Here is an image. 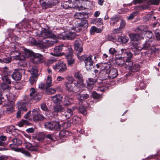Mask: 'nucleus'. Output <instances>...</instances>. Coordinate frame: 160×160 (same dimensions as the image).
<instances>
[{"instance_id": "nucleus-1", "label": "nucleus", "mask_w": 160, "mask_h": 160, "mask_svg": "<svg viewBox=\"0 0 160 160\" xmlns=\"http://www.w3.org/2000/svg\"><path fill=\"white\" fill-rule=\"evenodd\" d=\"M37 33H38L39 34L37 35L41 37L40 39H43V40L40 41H37L36 40L33 39L32 41V43L33 45L37 46L40 48L43 49L45 47H46V45L44 44H48V46H50L51 45L54 44L56 42L54 40H53L52 39L49 38L44 40V38H52L54 37L55 35L52 33L51 31L44 29L43 31L41 32H37Z\"/></svg>"}, {"instance_id": "nucleus-2", "label": "nucleus", "mask_w": 160, "mask_h": 160, "mask_svg": "<svg viewBox=\"0 0 160 160\" xmlns=\"http://www.w3.org/2000/svg\"><path fill=\"white\" fill-rule=\"evenodd\" d=\"M14 53L16 56L14 57V58L16 60H24L26 58H29L33 55V52L30 50L27 49H24L23 53H18L16 51L11 52V54H12Z\"/></svg>"}, {"instance_id": "nucleus-3", "label": "nucleus", "mask_w": 160, "mask_h": 160, "mask_svg": "<svg viewBox=\"0 0 160 160\" xmlns=\"http://www.w3.org/2000/svg\"><path fill=\"white\" fill-rule=\"evenodd\" d=\"M78 82H75L74 79L69 80L66 84L65 87L67 91L69 92H77L78 91L82 86L78 84Z\"/></svg>"}, {"instance_id": "nucleus-4", "label": "nucleus", "mask_w": 160, "mask_h": 160, "mask_svg": "<svg viewBox=\"0 0 160 160\" xmlns=\"http://www.w3.org/2000/svg\"><path fill=\"white\" fill-rule=\"evenodd\" d=\"M44 125L46 129L50 130H54L59 131L61 127L59 122L54 121L46 122L44 123Z\"/></svg>"}, {"instance_id": "nucleus-5", "label": "nucleus", "mask_w": 160, "mask_h": 160, "mask_svg": "<svg viewBox=\"0 0 160 160\" xmlns=\"http://www.w3.org/2000/svg\"><path fill=\"white\" fill-rule=\"evenodd\" d=\"M70 48L68 45L67 44H62L59 46H56L55 47L54 49V53H51V54L52 55L56 56H61L62 55V53H61L63 49L66 50V48H67L68 51V48Z\"/></svg>"}, {"instance_id": "nucleus-6", "label": "nucleus", "mask_w": 160, "mask_h": 160, "mask_svg": "<svg viewBox=\"0 0 160 160\" xmlns=\"http://www.w3.org/2000/svg\"><path fill=\"white\" fill-rule=\"evenodd\" d=\"M68 52H67L65 55V57L67 59L68 65L72 66L75 63V60L73 58V55L72 54V49L71 48H68Z\"/></svg>"}, {"instance_id": "nucleus-7", "label": "nucleus", "mask_w": 160, "mask_h": 160, "mask_svg": "<svg viewBox=\"0 0 160 160\" xmlns=\"http://www.w3.org/2000/svg\"><path fill=\"white\" fill-rule=\"evenodd\" d=\"M124 67L126 69L132 72H137L140 68V66L138 64H136L133 65L132 62H127Z\"/></svg>"}, {"instance_id": "nucleus-8", "label": "nucleus", "mask_w": 160, "mask_h": 160, "mask_svg": "<svg viewBox=\"0 0 160 160\" xmlns=\"http://www.w3.org/2000/svg\"><path fill=\"white\" fill-rule=\"evenodd\" d=\"M53 68L54 70H59V72H62L66 70V64L62 61L58 62L55 65L53 66Z\"/></svg>"}, {"instance_id": "nucleus-9", "label": "nucleus", "mask_w": 160, "mask_h": 160, "mask_svg": "<svg viewBox=\"0 0 160 160\" xmlns=\"http://www.w3.org/2000/svg\"><path fill=\"white\" fill-rule=\"evenodd\" d=\"M2 80L3 82L2 83L1 87L3 90L8 89L10 88V86L7 84H10L11 82L8 76L6 75L3 76L2 77Z\"/></svg>"}, {"instance_id": "nucleus-10", "label": "nucleus", "mask_w": 160, "mask_h": 160, "mask_svg": "<svg viewBox=\"0 0 160 160\" xmlns=\"http://www.w3.org/2000/svg\"><path fill=\"white\" fill-rule=\"evenodd\" d=\"M76 36V34L74 32H70L68 33H64L58 36V38L62 39L72 40Z\"/></svg>"}, {"instance_id": "nucleus-11", "label": "nucleus", "mask_w": 160, "mask_h": 160, "mask_svg": "<svg viewBox=\"0 0 160 160\" xmlns=\"http://www.w3.org/2000/svg\"><path fill=\"white\" fill-rule=\"evenodd\" d=\"M24 100L26 101V102L23 101H22L18 103V110H20L21 111H22L24 112H26L27 111V102L28 100V98L27 96H25L24 98Z\"/></svg>"}, {"instance_id": "nucleus-12", "label": "nucleus", "mask_w": 160, "mask_h": 160, "mask_svg": "<svg viewBox=\"0 0 160 160\" xmlns=\"http://www.w3.org/2000/svg\"><path fill=\"white\" fill-rule=\"evenodd\" d=\"M32 114L33 116L32 119L35 122L43 121L45 118L42 115L37 113V110L35 109L32 110Z\"/></svg>"}, {"instance_id": "nucleus-13", "label": "nucleus", "mask_w": 160, "mask_h": 160, "mask_svg": "<svg viewBox=\"0 0 160 160\" xmlns=\"http://www.w3.org/2000/svg\"><path fill=\"white\" fill-rule=\"evenodd\" d=\"M73 102V98L71 95H66L62 102V104L64 107H68Z\"/></svg>"}, {"instance_id": "nucleus-14", "label": "nucleus", "mask_w": 160, "mask_h": 160, "mask_svg": "<svg viewBox=\"0 0 160 160\" xmlns=\"http://www.w3.org/2000/svg\"><path fill=\"white\" fill-rule=\"evenodd\" d=\"M92 56L89 55L85 60V63L86 69L89 70L93 68V62L92 59Z\"/></svg>"}, {"instance_id": "nucleus-15", "label": "nucleus", "mask_w": 160, "mask_h": 160, "mask_svg": "<svg viewBox=\"0 0 160 160\" xmlns=\"http://www.w3.org/2000/svg\"><path fill=\"white\" fill-rule=\"evenodd\" d=\"M0 95L2 98L5 99V100H6V99L10 102H13L15 100V96L11 93L6 94V93L4 92Z\"/></svg>"}, {"instance_id": "nucleus-16", "label": "nucleus", "mask_w": 160, "mask_h": 160, "mask_svg": "<svg viewBox=\"0 0 160 160\" xmlns=\"http://www.w3.org/2000/svg\"><path fill=\"white\" fill-rule=\"evenodd\" d=\"M74 76L78 80L77 82H78L79 84L83 86V75L80 72L78 71H76L74 73Z\"/></svg>"}, {"instance_id": "nucleus-17", "label": "nucleus", "mask_w": 160, "mask_h": 160, "mask_svg": "<svg viewBox=\"0 0 160 160\" xmlns=\"http://www.w3.org/2000/svg\"><path fill=\"white\" fill-rule=\"evenodd\" d=\"M74 49L78 52V53H80L82 51L83 48L81 41L79 40H76L74 44Z\"/></svg>"}, {"instance_id": "nucleus-18", "label": "nucleus", "mask_w": 160, "mask_h": 160, "mask_svg": "<svg viewBox=\"0 0 160 160\" xmlns=\"http://www.w3.org/2000/svg\"><path fill=\"white\" fill-rule=\"evenodd\" d=\"M64 110V108L60 105H56L54 106L53 108V111L52 114L54 116H57L58 112H62Z\"/></svg>"}, {"instance_id": "nucleus-19", "label": "nucleus", "mask_w": 160, "mask_h": 160, "mask_svg": "<svg viewBox=\"0 0 160 160\" xmlns=\"http://www.w3.org/2000/svg\"><path fill=\"white\" fill-rule=\"evenodd\" d=\"M33 57L32 62L34 63H40L42 62L43 56L41 54L36 53L33 55Z\"/></svg>"}, {"instance_id": "nucleus-20", "label": "nucleus", "mask_w": 160, "mask_h": 160, "mask_svg": "<svg viewBox=\"0 0 160 160\" xmlns=\"http://www.w3.org/2000/svg\"><path fill=\"white\" fill-rule=\"evenodd\" d=\"M108 78L110 79H113L117 77L118 75L117 69L112 68H110L108 72Z\"/></svg>"}, {"instance_id": "nucleus-21", "label": "nucleus", "mask_w": 160, "mask_h": 160, "mask_svg": "<svg viewBox=\"0 0 160 160\" xmlns=\"http://www.w3.org/2000/svg\"><path fill=\"white\" fill-rule=\"evenodd\" d=\"M76 108L75 107H73L72 109L68 108L64 114L62 115L63 116L65 117V119H67L69 118L73 114V111Z\"/></svg>"}, {"instance_id": "nucleus-22", "label": "nucleus", "mask_w": 160, "mask_h": 160, "mask_svg": "<svg viewBox=\"0 0 160 160\" xmlns=\"http://www.w3.org/2000/svg\"><path fill=\"white\" fill-rule=\"evenodd\" d=\"M24 146L26 149L31 151H36L38 149V146H33L28 142H26L24 144Z\"/></svg>"}, {"instance_id": "nucleus-23", "label": "nucleus", "mask_w": 160, "mask_h": 160, "mask_svg": "<svg viewBox=\"0 0 160 160\" xmlns=\"http://www.w3.org/2000/svg\"><path fill=\"white\" fill-rule=\"evenodd\" d=\"M88 21L87 20H83L78 24V27L75 28V30L77 32H78L81 30V27H83L84 28H87L88 27Z\"/></svg>"}, {"instance_id": "nucleus-24", "label": "nucleus", "mask_w": 160, "mask_h": 160, "mask_svg": "<svg viewBox=\"0 0 160 160\" xmlns=\"http://www.w3.org/2000/svg\"><path fill=\"white\" fill-rule=\"evenodd\" d=\"M89 95L87 93H82L81 92L76 95V98L79 101H83L88 98Z\"/></svg>"}, {"instance_id": "nucleus-25", "label": "nucleus", "mask_w": 160, "mask_h": 160, "mask_svg": "<svg viewBox=\"0 0 160 160\" xmlns=\"http://www.w3.org/2000/svg\"><path fill=\"white\" fill-rule=\"evenodd\" d=\"M12 78L16 81L20 80L21 78L22 75L18 70L17 69L15 70L14 72L12 75Z\"/></svg>"}, {"instance_id": "nucleus-26", "label": "nucleus", "mask_w": 160, "mask_h": 160, "mask_svg": "<svg viewBox=\"0 0 160 160\" xmlns=\"http://www.w3.org/2000/svg\"><path fill=\"white\" fill-rule=\"evenodd\" d=\"M130 44L133 47H132L131 48H132V51L134 52L135 54L139 53L142 50L141 47L138 46L136 43H134L133 42H131Z\"/></svg>"}, {"instance_id": "nucleus-27", "label": "nucleus", "mask_w": 160, "mask_h": 160, "mask_svg": "<svg viewBox=\"0 0 160 160\" xmlns=\"http://www.w3.org/2000/svg\"><path fill=\"white\" fill-rule=\"evenodd\" d=\"M74 17L77 19H83L88 18L87 14L84 12H76L74 15Z\"/></svg>"}, {"instance_id": "nucleus-28", "label": "nucleus", "mask_w": 160, "mask_h": 160, "mask_svg": "<svg viewBox=\"0 0 160 160\" xmlns=\"http://www.w3.org/2000/svg\"><path fill=\"white\" fill-rule=\"evenodd\" d=\"M129 36L132 42V41H137L140 40L141 38L142 39H143L142 37H141L138 34H131L129 35Z\"/></svg>"}, {"instance_id": "nucleus-29", "label": "nucleus", "mask_w": 160, "mask_h": 160, "mask_svg": "<svg viewBox=\"0 0 160 160\" xmlns=\"http://www.w3.org/2000/svg\"><path fill=\"white\" fill-rule=\"evenodd\" d=\"M126 60L124 58H117L115 59V63L119 66H123L125 65Z\"/></svg>"}, {"instance_id": "nucleus-30", "label": "nucleus", "mask_w": 160, "mask_h": 160, "mask_svg": "<svg viewBox=\"0 0 160 160\" xmlns=\"http://www.w3.org/2000/svg\"><path fill=\"white\" fill-rule=\"evenodd\" d=\"M108 72L105 71H102L100 72L99 74V77L101 80H106L108 77Z\"/></svg>"}, {"instance_id": "nucleus-31", "label": "nucleus", "mask_w": 160, "mask_h": 160, "mask_svg": "<svg viewBox=\"0 0 160 160\" xmlns=\"http://www.w3.org/2000/svg\"><path fill=\"white\" fill-rule=\"evenodd\" d=\"M97 81V79L96 78H90L88 79V88L90 89H92L93 87L92 86V85L94 84Z\"/></svg>"}, {"instance_id": "nucleus-32", "label": "nucleus", "mask_w": 160, "mask_h": 160, "mask_svg": "<svg viewBox=\"0 0 160 160\" xmlns=\"http://www.w3.org/2000/svg\"><path fill=\"white\" fill-rule=\"evenodd\" d=\"M40 3L42 6L44 8H47L52 4L49 2V0H40Z\"/></svg>"}, {"instance_id": "nucleus-33", "label": "nucleus", "mask_w": 160, "mask_h": 160, "mask_svg": "<svg viewBox=\"0 0 160 160\" xmlns=\"http://www.w3.org/2000/svg\"><path fill=\"white\" fill-rule=\"evenodd\" d=\"M12 141L13 143L10 144L9 145L10 147L11 148H12V145L18 146L20 145L22 143L21 141L18 138H15L12 139Z\"/></svg>"}, {"instance_id": "nucleus-34", "label": "nucleus", "mask_w": 160, "mask_h": 160, "mask_svg": "<svg viewBox=\"0 0 160 160\" xmlns=\"http://www.w3.org/2000/svg\"><path fill=\"white\" fill-rule=\"evenodd\" d=\"M42 95L41 94L37 93L32 97L31 98L32 101L36 102H38L41 98Z\"/></svg>"}, {"instance_id": "nucleus-35", "label": "nucleus", "mask_w": 160, "mask_h": 160, "mask_svg": "<svg viewBox=\"0 0 160 160\" xmlns=\"http://www.w3.org/2000/svg\"><path fill=\"white\" fill-rule=\"evenodd\" d=\"M52 78L51 77L48 75L47 77V79L46 80V84H45V88H49L52 85Z\"/></svg>"}, {"instance_id": "nucleus-36", "label": "nucleus", "mask_w": 160, "mask_h": 160, "mask_svg": "<svg viewBox=\"0 0 160 160\" xmlns=\"http://www.w3.org/2000/svg\"><path fill=\"white\" fill-rule=\"evenodd\" d=\"M118 40L119 42L124 43L128 42L129 38L126 36H120L118 38Z\"/></svg>"}, {"instance_id": "nucleus-37", "label": "nucleus", "mask_w": 160, "mask_h": 160, "mask_svg": "<svg viewBox=\"0 0 160 160\" xmlns=\"http://www.w3.org/2000/svg\"><path fill=\"white\" fill-rule=\"evenodd\" d=\"M102 30L100 28H98L95 26L92 27L90 30L91 34H93L95 32L97 33H100L101 32Z\"/></svg>"}, {"instance_id": "nucleus-38", "label": "nucleus", "mask_w": 160, "mask_h": 160, "mask_svg": "<svg viewBox=\"0 0 160 160\" xmlns=\"http://www.w3.org/2000/svg\"><path fill=\"white\" fill-rule=\"evenodd\" d=\"M30 123L27 120H23L18 122L17 125L19 127H21L24 125H29Z\"/></svg>"}, {"instance_id": "nucleus-39", "label": "nucleus", "mask_w": 160, "mask_h": 160, "mask_svg": "<svg viewBox=\"0 0 160 160\" xmlns=\"http://www.w3.org/2000/svg\"><path fill=\"white\" fill-rule=\"evenodd\" d=\"M46 93L48 94H51L54 93L56 92L55 89L53 88H45Z\"/></svg>"}, {"instance_id": "nucleus-40", "label": "nucleus", "mask_w": 160, "mask_h": 160, "mask_svg": "<svg viewBox=\"0 0 160 160\" xmlns=\"http://www.w3.org/2000/svg\"><path fill=\"white\" fill-rule=\"evenodd\" d=\"M37 77L36 75H32L29 79L30 83L31 85H33L37 80Z\"/></svg>"}, {"instance_id": "nucleus-41", "label": "nucleus", "mask_w": 160, "mask_h": 160, "mask_svg": "<svg viewBox=\"0 0 160 160\" xmlns=\"http://www.w3.org/2000/svg\"><path fill=\"white\" fill-rule=\"evenodd\" d=\"M102 71H105L107 72H108V71L110 69V66L106 64H104L101 68Z\"/></svg>"}, {"instance_id": "nucleus-42", "label": "nucleus", "mask_w": 160, "mask_h": 160, "mask_svg": "<svg viewBox=\"0 0 160 160\" xmlns=\"http://www.w3.org/2000/svg\"><path fill=\"white\" fill-rule=\"evenodd\" d=\"M126 55H127V57L126 58H125L126 61L125 64H126L127 62H132L131 59L132 57V54L130 52L127 53Z\"/></svg>"}, {"instance_id": "nucleus-43", "label": "nucleus", "mask_w": 160, "mask_h": 160, "mask_svg": "<svg viewBox=\"0 0 160 160\" xmlns=\"http://www.w3.org/2000/svg\"><path fill=\"white\" fill-rule=\"evenodd\" d=\"M145 36L148 39H151L153 36L152 32L150 31H147L145 33Z\"/></svg>"}, {"instance_id": "nucleus-44", "label": "nucleus", "mask_w": 160, "mask_h": 160, "mask_svg": "<svg viewBox=\"0 0 160 160\" xmlns=\"http://www.w3.org/2000/svg\"><path fill=\"white\" fill-rule=\"evenodd\" d=\"M119 19L118 18H112L110 19V23L111 25H113L114 24L118 22Z\"/></svg>"}, {"instance_id": "nucleus-45", "label": "nucleus", "mask_w": 160, "mask_h": 160, "mask_svg": "<svg viewBox=\"0 0 160 160\" xmlns=\"http://www.w3.org/2000/svg\"><path fill=\"white\" fill-rule=\"evenodd\" d=\"M35 138L38 141H42L43 139V136L41 133H38L35 136Z\"/></svg>"}, {"instance_id": "nucleus-46", "label": "nucleus", "mask_w": 160, "mask_h": 160, "mask_svg": "<svg viewBox=\"0 0 160 160\" xmlns=\"http://www.w3.org/2000/svg\"><path fill=\"white\" fill-rule=\"evenodd\" d=\"M14 109V108L13 106H9L7 108L6 112L7 114H9L13 111Z\"/></svg>"}, {"instance_id": "nucleus-47", "label": "nucleus", "mask_w": 160, "mask_h": 160, "mask_svg": "<svg viewBox=\"0 0 160 160\" xmlns=\"http://www.w3.org/2000/svg\"><path fill=\"white\" fill-rule=\"evenodd\" d=\"M30 71L32 75H36L38 72V69L36 67H32L30 70Z\"/></svg>"}, {"instance_id": "nucleus-48", "label": "nucleus", "mask_w": 160, "mask_h": 160, "mask_svg": "<svg viewBox=\"0 0 160 160\" xmlns=\"http://www.w3.org/2000/svg\"><path fill=\"white\" fill-rule=\"evenodd\" d=\"M79 53L77 54V57L81 61H83L85 62V60L87 59L88 56L86 55H82L80 56L79 55Z\"/></svg>"}, {"instance_id": "nucleus-49", "label": "nucleus", "mask_w": 160, "mask_h": 160, "mask_svg": "<svg viewBox=\"0 0 160 160\" xmlns=\"http://www.w3.org/2000/svg\"><path fill=\"white\" fill-rule=\"evenodd\" d=\"M18 151L24 154L26 156H30V154L29 152L26 151L23 148H18Z\"/></svg>"}, {"instance_id": "nucleus-50", "label": "nucleus", "mask_w": 160, "mask_h": 160, "mask_svg": "<svg viewBox=\"0 0 160 160\" xmlns=\"http://www.w3.org/2000/svg\"><path fill=\"white\" fill-rule=\"evenodd\" d=\"M69 2H63L61 3L62 7L64 9H68L69 7Z\"/></svg>"}, {"instance_id": "nucleus-51", "label": "nucleus", "mask_w": 160, "mask_h": 160, "mask_svg": "<svg viewBox=\"0 0 160 160\" xmlns=\"http://www.w3.org/2000/svg\"><path fill=\"white\" fill-rule=\"evenodd\" d=\"M80 119L79 117L75 116H74L72 120V122L73 124H75L77 123Z\"/></svg>"}, {"instance_id": "nucleus-52", "label": "nucleus", "mask_w": 160, "mask_h": 160, "mask_svg": "<svg viewBox=\"0 0 160 160\" xmlns=\"http://www.w3.org/2000/svg\"><path fill=\"white\" fill-rule=\"evenodd\" d=\"M60 134L62 137H66L69 134V131L66 130H62L60 132Z\"/></svg>"}, {"instance_id": "nucleus-53", "label": "nucleus", "mask_w": 160, "mask_h": 160, "mask_svg": "<svg viewBox=\"0 0 160 160\" xmlns=\"http://www.w3.org/2000/svg\"><path fill=\"white\" fill-rule=\"evenodd\" d=\"M80 112L82 114L86 115L87 114V112L84 106H81L79 108Z\"/></svg>"}, {"instance_id": "nucleus-54", "label": "nucleus", "mask_w": 160, "mask_h": 160, "mask_svg": "<svg viewBox=\"0 0 160 160\" xmlns=\"http://www.w3.org/2000/svg\"><path fill=\"white\" fill-rule=\"evenodd\" d=\"M30 98L32 97L33 95H34L35 94H36L37 93H38L36 92L35 89L33 88H31L30 90Z\"/></svg>"}, {"instance_id": "nucleus-55", "label": "nucleus", "mask_w": 160, "mask_h": 160, "mask_svg": "<svg viewBox=\"0 0 160 160\" xmlns=\"http://www.w3.org/2000/svg\"><path fill=\"white\" fill-rule=\"evenodd\" d=\"M150 44L148 42H146L144 44H143L142 47H141L142 48V50H146L148 49L150 47Z\"/></svg>"}, {"instance_id": "nucleus-56", "label": "nucleus", "mask_w": 160, "mask_h": 160, "mask_svg": "<svg viewBox=\"0 0 160 160\" xmlns=\"http://www.w3.org/2000/svg\"><path fill=\"white\" fill-rule=\"evenodd\" d=\"M122 29H121L119 27L118 28H117L114 29L113 30V33L114 34H118L121 33L122 32Z\"/></svg>"}, {"instance_id": "nucleus-57", "label": "nucleus", "mask_w": 160, "mask_h": 160, "mask_svg": "<svg viewBox=\"0 0 160 160\" xmlns=\"http://www.w3.org/2000/svg\"><path fill=\"white\" fill-rule=\"evenodd\" d=\"M92 97L95 99H98L101 98L100 95L98 94L96 92H93L92 93Z\"/></svg>"}, {"instance_id": "nucleus-58", "label": "nucleus", "mask_w": 160, "mask_h": 160, "mask_svg": "<svg viewBox=\"0 0 160 160\" xmlns=\"http://www.w3.org/2000/svg\"><path fill=\"white\" fill-rule=\"evenodd\" d=\"M24 118L27 119L28 120H31V112L30 111H28L25 115Z\"/></svg>"}, {"instance_id": "nucleus-59", "label": "nucleus", "mask_w": 160, "mask_h": 160, "mask_svg": "<svg viewBox=\"0 0 160 160\" xmlns=\"http://www.w3.org/2000/svg\"><path fill=\"white\" fill-rule=\"evenodd\" d=\"M126 24L125 21L123 19L121 20L120 25V28L121 29H123L125 27Z\"/></svg>"}, {"instance_id": "nucleus-60", "label": "nucleus", "mask_w": 160, "mask_h": 160, "mask_svg": "<svg viewBox=\"0 0 160 160\" xmlns=\"http://www.w3.org/2000/svg\"><path fill=\"white\" fill-rule=\"evenodd\" d=\"M96 24L97 25H101L103 24L102 19L101 18H98L96 20Z\"/></svg>"}, {"instance_id": "nucleus-61", "label": "nucleus", "mask_w": 160, "mask_h": 160, "mask_svg": "<svg viewBox=\"0 0 160 160\" xmlns=\"http://www.w3.org/2000/svg\"><path fill=\"white\" fill-rule=\"evenodd\" d=\"M137 14L136 12H133L129 16L127 17V18L129 20L132 19L136 16Z\"/></svg>"}, {"instance_id": "nucleus-62", "label": "nucleus", "mask_w": 160, "mask_h": 160, "mask_svg": "<svg viewBox=\"0 0 160 160\" xmlns=\"http://www.w3.org/2000/svg\"><path fill=\"white\" fill-rule=\"evenodd\" d=\"M12 60L11 57H8L6 58H3V63L4 62L6 63H9L11 62Z\"/></svg>"}, {"instance_id": "nucleus-63", "label": "nucleus", "mask_w": 160, "mask_h": 160, "mask_svg": "<svg viewBox=\"0 0 160 160\" xmlns=\"http://www.w3.org/2000/svg\"><path fill=\"white\" fill-rule=\"evenodd\" d=\"M41 109L44 111H48V108L45 103H42L41 105Z\"/></svg>"}, {"instance_id": "nucleus-64", "label": "nucleus", "mask_w": 160, "mask_h": 160, "mask_svg": "<svg viewBox=\"0 0 160 160\" xmlns=\"http://www.w3.org/2000/svg\"><path fill=\"white\" fill-rule=\"evenodd\" d=\"M24 112L21 111L20 110H18L17 113L16 118H20L21 117V116L23 114Z\"/></svg>"}]
</instances>
